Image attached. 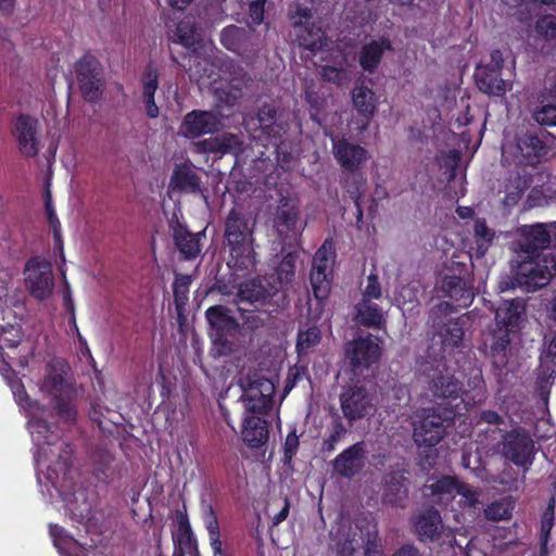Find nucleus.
<instances>
[{"mask_svg": "<svg viewBox=\"0 0 556 556\" xmlns=\"http://www.w3.org/2000/svg\"><path fill=\"white\" fill-rule=\"evenodd\" d=\"M556 224L534 223L518 228L511 274L528 291L544 288L556 275V253L549 250Z\"/></svg>", "mask_w": 556, "mask_h": 556, "instance_id": "obj_1", "label": "nucleus"}, {"mask_svg": "<svg viewBox=\"0 0 556 556\" xmlns=\"http://www.w3.org/2000/svg\"><path fill=\"white\" fill-rule=\"evenodd\" d=\"M255 222L237 207H232L224 222V239L229 248L227 265L235 271L249 274L256 268L254 251Z\"/></svg>", "mask_w": 556, "mask_h": 556, "instance_id": "obj_2", "label": "nucleus"}, {"mask_svg": "<svg viewBox=\"0 0 556 556\" xmlns=\"http://www.w3.org/2000/svg\"><path fill=\"white\" fill-rule=\"evenodd\" d=\"M31 426L38 437L43 441L39 443L37 455L38 465H47L48 479L54 483L60 477L65 479L72 467L74 447L71 443L59 438L50 439L52 431L50 424L45 419H34Z\"/></svg>", "mask_w": 556, "mask_h": 556, "instance_id": "obj_3", "label": "nucleus"}, {"mask_svg": "<svg viewBox=\"0 0 556 556\" xmlns=\"http://www.w3.org/2000/svg\"><path fill=\"white\" fill-rule=\"evenodd\" d=\"M459 412L453 407H432L417 413L413 420V440L418 447L437 446L446 435Z\"/></svg>", "mask_w": 556, "mask_h": 556, "instance_id": "obj_4", "label": "nucleus"}, {"mask_svg": "<svg viewBox=\"0 0 556 556\" xmlns=\"http://www.w3.org/2000/svg\"><path fill=\"white\" fill-rule=\"evenodd\" d=\"M288 18L291 25L290 36L299 47L313 54L327 47L328 38L311 8L301 3L291 4L288 10Z\"/></svg>", "mask_w": 556, "mask_h": 556, "instance_id": "obj_5", "label": "nucleus"}, {"mask_svg": "<svg viewBox=\"0 0 556 556\" xmlns=\"http://www.w3.org/2000/svg\"><path fill=\"white\" fill-rule=\"evenodd\" d=\"M422 372L433 397L440 400L438 406L453 407L458 412L459 405L466 401L463 397V383L448 371L443 357L424 364Z\"/></svg>", "mask_w": 556, "mask_h": 556, "instance_id": "obj_6", "label": "nucleus"}, {"mask_svg": "<svg viewBox=\"0 0 556 556\" xmlns=\"http://www.w3.org/2000/svg\"><path fill=\"white\" fill-rule=\"evenodd\" d=\"M239 302L271 314L287 305V295L276 285L258 278L248 279L238 286Z\"/></svg>", "mask_w": 556, "mask_h": 556, "instance_id": "obj_7", "label": "nucleus"}, {"mask_svg": "<svg viewBox=\"0 0 556 556\" xmlns=\"http://www.w3.org/2000/svg\"><path fill=\"white\" fill-rule=\"evenodd\" d=\"M205 319L208 325L207 334L219 355H228L232 352V342L239 332L240 324L232 315L229 307L217 304L205 311Z\"/></svg>", "mask_w": 556, "mask_h": 556, "instance_id": "obj_8", "label": "nucleus"}, {"mask_svg": "<svg viewBox=\"0 0 556 556\" xmlns=\"http://www.w3.org/2000/svg\"><path fill=\"white\" fill-rule=\"evenodd\" d=\"M456 311L453 303L442 301L430 311L431 327L434 338H438L442 350L458 348L464 339V323L460 317L451 315Z\"/></svg>", "mask_w": 556, "mask_h": 556, "instance_id": "obj_9", "label": "nucleus"}, {"mask_svg": "<svg viewBox=\"0 0 556 556\" xmlns=\"http://www.w3.org/2000/svg\"><path fill=\"white\" fill-rule=\"evenodd\" d=\"M336 250L332 239H326L313 256L309 281L318 304L328 299L332 280Z\"/></svg>", "mask_w": 556, "mask_h": 556, "instance_id": "obj_10", "label": "nucleus"}, {"mask_svg": "<svg viewBox=\"0 0 556 556\" xmlns=\"http://www.w3.org/2000/svg\"><path fill=\"white\" fill-rule=\"evenodd\" d=\"M503 457L528 471L532 466L535 455L534 441L529 432L521 428H514L502 435L500 442Z\"/></svg>", "mask_w": 556, "mask_h": 556, "instance_id": "obj_11", "label": "nucleus"}, {"mask_svg": "<svg viewBox=\"0 0 556 556\" xmlns=\"http://www.w3.org/2000/svg\"><path fill=\"white\" fill-rule=\"evenodd\" d=\"M382 349L379 339L372 334L358 337L348 342L344 349V358L353 375H362L381 357Z\"/></svg>", "mask_w": 556, "mask_h": 556, "instance_id": "obj_12", "label": "nucleus"}, {"mask_svg": "<svg viewBox=\"0 0 556 556\" xmlns=\"http://www.w3.org/2000/svg\"><path fill=\"white\" fill-rule=\"evenodd\" d=\"M515 336L495 324L483 333L482 351L490 358L496 376H502L506 369L508 364L507 351Z\"/></svg>", "mask_w": 556, "mask_h": 556, "instance_id": "obj_13", "label": "nucleus"}, {"mask_svg": "<svg viewBox=\"0 0 556 556\" xmlns=\"http://www.w3.org/2000/svg\"><path fill=\"white\" fill-rule=\"evenodd\" d=\"M489 64L478 66L475 73L476 84L480 91L490 96L502 97L508 89L507 80L502 77L504 58L501 50L491 52Z\"/></svg>", "mask_w": 556, "mask_h": 556, "instance_id": "obj_14", "label": "nucleus"}, {"mask_svg": "<svg viewBox=\"0 0 556 556\" xmlns=\"http://www.w3.org/2000/svg\"><path fill=\"white\" fill-rule=\"evenodd\" d=\"M76 78L84 99L94 102L101 97L102 66L99 60L87 53L75 65Z\"/></svg>", "mask_w": 556, "mask_h": 556, "instance_id": "obj_15", "label": "nucleus"}, {"mask_svg": "<svg viewBox=\"0 0 556 556\" xmlns=\"http://www.w3.org/2000/svg\"><path fill=\"white\" fill-rule=\"evenodd\" d=\"M262 136L268 140L286 137L290 128V113L275 103H263L256 113Z\"/></svg>", "mask_w": 556, "mask_h": 556, "instance_id": "obj_16", "label": "nucleus"}, {"mask_svg": "<svg viewBox=\"0 0 556 556\" xmlns=\"http://www.w3.org/2000/svg\"><path fill=\"white\" fill-rule=\"evenodd\" d=\"M25 270L27 273L25 283L30 295L39 301L48 299L54 286L51 265L34 257L27 261Z\"/></svg>", "mask_w": 556, "mask_h": 556, "instance_id": "obj_17", "label": "nucleus"}, {"mask_svg": "<svg viewBox=\"0 0 556 556\" xmlns=\"http://www.w3.org/2000/svg\"><path fill=\"white\" fill-rule=\"evenodd\" d=\"M340 405L344 418L351 422L359 420L375 410L367 389L362 386L344 388L340 395Z\"/></svg>", "mask_w": 556, "mask_h": 556, "instance_id": "obj_18", "label": "nucleus"}, {"mask_svg": "<svg viewBox=\"0 0 556 556\" xmlns=\"http://www.w3.org/2000/svg\"><path fill=\"white\" fill-rule=\"evenodd\" d=\"M466 264H458V274H446L441 281V291L444 296L455 303V307H468L473 300V291L469 281Z\"/></svg>", "mask_w": 556, "mask_h": 556, "instance_id": "obj_19", "label": "nucleus"}, {"mask_svg": "<svg viewBox=\"0 0 556 556\" xmlns=\"http://www.w3.org/2000/svg\"><path fill=\"white\" fill-rule=\"evenodd\" d=\"M220 125V118L216 113L205 110H192L184 116L180 132L188 139H195L203 135L217 132Z\"/></svg>", "mask_w": 556, "mask_h": 556, "instance_id": "obj_20", "label": "nucleus"}, {"mask_svg": "<svg viewBox=\"0 0 556 556\" xmlns=\"http://www.w3.org/2000/svg\"><path fill=\"white\" fill-rule=\"evenodd\" d=\"M38 119L21 114L15 118L12 135L17 142L20 152L27 157H34L39 153Z\"/></svg>", "mask_w": 556, "mask_h": 556, "instance_id": "obj_21", "label": "nucleus"}, {"mask_svg": "<svg viewBox=\"0 0 556 556\" xmlns=\"http://www.w3.org/2000/svg\"><path fill=\"white\" fill-rule=\"evenodd\" d=\"M275 387L268 379H258L250 383L241 399L250 413L267 415L274 405Z\"/></svg>", "mask_w": 556, "mask_h": 556, "instance_id": "obj_22", "label": "nucleus"}, {"mask_svg": "<svg viewBox=\"0 0 556 556\" xmlns=\"http://www.w3.org/2000/svg\"><path fill=\"white\" fill-rule=\"evenodd\" d=\"M410 523L413 533L420 543H433L441 538L443 521L440 511L433 506L416 514Z\"/></svg>", "mask_w": 556, "mask_h": 556, "instance_id": "obj_23", "label": "nucleus"}, {"mask_svg": "<svg viewBox=\"0 0 556 556\" xmlns=\"http://www.w3.org/2000/svg\"><path fill=\"white\" fill-rule=\"evenodd\" d=\"M332 153L342 170H359L369 159L367 149L345 138L332 139Z\"/></svg>", "mask_w": 556, "mask_h": 556, "instance_id": "obj_24", "label": "nucleus"}, {"mask_svg": "<svg viewBox=\"0 0 556 556\" xmlns=\"http://www.w3.org/2000/svg\"><path fill=\"white\" fill-rule=\"evenodd\" d=\"M526 318L527 308L522 299L503 300L495 309L494 324L517 336Z\"/></svg>", "mask_w": 556, "mask_h": 556, "instance_id": "obj_25", "label": "nucleus"}, {"mask_svg": "<svg viewBox=\"0 0 556 556\" xmlns=\"http://www.w3.org/2000/svg\"><path fill=\"white\" fill-rule=\"evenodd\" d=\"M432 495L439 497V501H452L456 495L464 496L470 505L478 502V493L473 491L467 483L459 481L453 476H442L434 482L426 485Z\"/></svg>", "mask_w": 556, "mask_h": 556, "instance_id": "obj_26", "label": "nucleus"}, {"mask_svg": "<svg viewBox=\"0 0 556 556\" xmlns=\"http://www.w3.org/2000/svg\"><path fill=\"white\" fill-rule=\"evenodd\" d=\"M366 454V445L363 441L354 443L332 460L333 471L340 477L353 478L365 466Z\"/></svg>", "mask_w": 556, "mask_h": 556, "instance_id": "obj_27", "label": "nucleus"}, {"mask_svg": "<svg viewBox=\"0 0 556 556\" xmlns=\"http://www.w3.org/2000/svg\"><path fill=\"white\" fill-rule=\"evenodd\" d=\"M516 141L519 163L525 166L538 165L547 154L546 143L535 131L527 130L518 135Z\"/></svg>", "mask_w": 556, "mask_h": 556, "instance_id": "obj_28", "label": "nucleus"}, {"mask_svg": "<svg viewBox=\"0 0 556 556\" xmlns=\"http://www.w3.org/2000/svg\"><path fill=\"white\" fill-rule=\"evenodd\" d=\"M66 365L63 361L55 359L48 364L46 375L42 379L40 389L52 397L63 393H73L74 384L66 379Z\"/></svg>", "mask_w": 556, "mask_h": 556, "instance_id": "obj_29", "label": "nucleus"}, {"mask_svg": "<svg viewBox=\"0 0 556 556\" xmlns=\"http://www.w3.org/2000/svg\"><path fill=\"white\" fill-rule=\"evenodd\" d=\"M23 339V330L20 325H11L0 327V372L4 378H9L14 374L10 359L12 358L4 352V348L16 349Z\"/></svg>", "mask_w": 556, "mask_h": 556, "instance_id": "obj_30", "label": "nucleus"}, {"mask_svg": "<svg viewBox=\"0 0 556 556\" xmlns=\"http://www.w3.org/2000/svg\"><path fill=\"white\" fill-rule=\"evenodd\" d=\"M393 47L389 38L380 37L377 40H371L365 43L359 52V66L368 73H374L384 54L386 51H392Z\"/></svg>", "mask_w": 556, "mask_h": 556, "instance_id": "obj_31", "label": "nucleus"}, {"mask_svg": "<svg viewBox=\"0 0 556 556\" xmlns=\"http://www.w3.org/2000/svg\"><path fill=\"white\" fill-rule=\"evenodd\" d=\"M173 239L180 256L191 261L201 253V233H192L186 226L177 224L173 231Z\"/></svg>", "mask_w": 556, "mask_h": 556, "instance_id": "obj_32", "label": "nucleus"}, {"mask_svg": "<svg viewBox=\"0 0 556 556\" xmlns=\"http://www.w3.org/2000/svg\"><path fill=\"white\" fill-rule=\"evenodd\" d=\"M269 437L268 422L257 416H249L243 421L242 439L251 448H260Z\"/></svg>", "mask_w": 556, "mask_h": 556, "instance_id": "obj_33", "label": "nucleus"}, {"mask_svg": "<svg viewBox=\"0 0 556 556\" xmlns=\"http://www.w3.org/2000/svg\"><path fill=\"white\" fill-rule=\"evenodd\" d=\"M351 94L353 106L358 115L369 121L375 115L379 103L374 90L361 83L354 86Z\"/></svg>", "mask_w": 556, "mask_h": 556, "instance_id": "obj_34", "label": "nucleus"}, {"mask_svg": "<svg viewBox=\"0 0 556 556\" xmlns=\"http://www.w3.org/2000/svg\"><path fill=\"white\" fill-rule=\"evenodd\" d=\"M406 481L407 480L403 471L394 470L389 472L384 477V502L394 506H400L408 493Z\"/></svg>", "mask_w": 556, "mask_h": 556, "instance_id": "obj_35", "label": "nucleus"}, {"mask_svg": "<svg viewBox=\"0 0 556 556\" xmlns=\"http://www.w3.org/2000/svg\"><path fill=\"white\" fill-rule=\"evenodd\" d=\"M251 34L245 28L229 25L220 33V43L229 51L241 54L247 50Z\"/></svg>", "mask_w": 556, "mask_h": 556, "instance_id": "obj_36", "label": "nucleus"}, {"mask_svg": "<svg viewBox=\"0 0 556 556\" xmlns=\"http://www.w3.org/2000/svg\"><path fill=\"white\" fill-rule=\"evenodd\" d=\"M356 320L367 328L380 329L386 325L382 308L371 301H361L355 305Z\"/></svg>", "mask_w": 556, "mask_h": 556, "instance_id": "obj_37", "label": "nucleus"}, {"mask_svg": "<svg viewBox=\"0 0 556 556\" xmlns=\"http://www.w3.org/2000/svg\"><path fill=\"white\" fill-rule=\"evenodd\" d=\"M52 408L59 419L67 425H74L78 410L76 405V390L73 393H63L51 399Z\"/></svg>", "mask_w": 556, "mask_h": 556, "instance_id": "obj_38", "label": "nucleus"}, {"mask_svg": "<svg viewBox=\"0 0 556 556\" xmlns=\"http://www.w3.org/2000/svg\"><path fill=\"white\" fill-rule=\"evenodd\" d=\"M170 185L179 191L197 192L200 190V177L187 164L176 165L170 177Z\"/></svg>", "mask_w": 556, "mask_h": 556, "instance_id": "obj_39", "label": "nucleus"}, {"mask_svg": "<svg viewBox=\"0 0 556 556\" xmlns=\"http://www.w3.org/2000/svg\"><path fill=\"white\" fill-rule=\"evenodd\" d=\"M172 41L181 45L191 52H197L201 48L202 40L194 24L189 21H181L177 24Z\"/></svg>", "mask_w": 556, "mask_h": 556, "instance_id": "obj_40", "label": "nucleus"}, {"mask_svg": "<svg viewBox=\"0 0 556 556\" xmlns=\"http://www.w3.org/2000/svg\"><path fill=\"white\" fill-rule=\"evenodd\" d=\"M555 505L556 500L552 496L544 509L541 521H540V556H548L549 548L548 543L551 540V533L555 525Z\"/></svg>", "mask_w": 556, "mask_h": 556, "instance_id": "obj_41", "label": "nucleus"}, {"mask_svg": "<svg viewBox=\"0 0 556 556\" xmlns=\"http://www.w3.org/2000/svg\"><path fill=\"white\" fill-rule=\"evenodd\" d=\"M467 386L469 390L465 391L463 389V397L466 400L463 403L465 405H470L471 403H480L484 400L485 382L482 376L481 368L473 367L470 369Z\"/></svg>", "mask_w": 556, "mask_h": 556, "instance_id": "obj_42", "label": "nucleus"}, {"mask_svg": "<svg viewBox=\"0 0 556 556\" xmlns=\"http://www.w3.org/2000/svg\"><path fill=\"white\" fill-rule=\"evenodd\" d=\"M342 189L349 194L353 202L361 201L365 193L366 178L359 170H343L340 179Z\"/></svg>", "mask_w": 556, "mask_h": 556, "instance_id": "obj_43", "label": "nucleus"}, {"mask_svg": "<svg viewBox=\"0 0 556 556\" xmlns=\"http://www.w3.org/2000/svg\"><path fill=\"white\" fill-rule=\"evenodd\" d=\"M236 141L233 135L224 134L214 138L199 140L193 143L194 151L198 153H222L225 154L232 149Z\"/></svg>", "mask_w": 556, "mask_h": 556, "instance_id": "obj_44", "label": "nucleus"}, {"mask_svg": "<svg viewBox=\"0 0 556 556\" xmlns=\"http://www.w3.org/2000/svg\"><path fill=\"white\" fill-rule=\"evenodd\" d=\"M473 239L476 243V255L483 257L495 239V231L490 228L484 218H477L473 224Z\"/></svg>", "mask_w": 556, "mask_h": 556, "instance_id": "obj_45", "label": "nucleus"}, {"mask_svg": "<svg viewBox=\"0 0 556 556\" xmlns=\"http://www.w3.org/2000/svg\"><path fill=\"white\" fill-rule=\"evenodd\" d=\"M178 521V531L177 535L174 536V543L178 544L176 548H182L186 553V549L190 552L199 551L197 539L193 535L191 526L189 523L188 516L186 514L180 513L177 516Z\"/></svg>", "mask_w": 556, "mask_h": 556, "instance_id": "obj_46", "label": "nucleus"}, {"mask_svg": "<svg viewBox=\"0 0 556 556\" xmlns=\"http://www.w3.org/2000/svg\"><path fill=\"white\" fill-rule=\"evenodd\" d=\"M191 277L189 275L177 274L173 283L174 303L178 315H181L189 300V288Z\"/></svg>", "mask_w": 556, "mask_h": 556, "instance_id": "obj_47", "label": "nucleus"}, {"mask_svg": "<svg viewBox=\"0 0 556 556\" xmlns=\"http://www.w3.org/2000/svg\"><path fill=\"white\" fill-rule=\"evenodd\" d=\"M514 508L515 504L513 501L501 498L486 506L484 517L492 521L507 520L511 517Z\"/></svg>", "mask_w": 556, "mask_h": 556, "instance_id": "obj_48", "label": "nucleus"}, {"mask_svg": "<svg viewBox=\"0 0 556 556\" xmlns=\"http://www.w3.org/2000/svg\"><path fill=\"white\" fill-rule=\"evenodd\" d=\"M299 254L295 251L288 252L277 266L276 273L280 283L291 282L295 276Z\"/></svg>", "mask_w": 556, "mask_h": 556, "instance_id": "obj_49", "label": "nucleus"}, {"mask_svg": "<svg viewBox=\"0 0 556 556\" xmlns=\"http://www.w3.org/2000/svg\"><path fill=\"white\" fill-rule=\"evenodd\" d=\"M346 433V429L340 420H336L332 424L330 433L327 438L323 440L321 443V452L326 454H331L338 444V442L342 439V437Z\"/></svg>", "mask_w": 556, "mask_h": 556, "instance_id": "obj_50", "label": "nucleus"}, {"mask_svg": "<svg viewBox=\"0 0 556 556\" xmlns=\"http://www.w3.org/2000/svg\"><path fill=\"white\" fill-rule=\"evenodd\" d=\"M299 220V211L294 206H282L277 212V224L288 231H295Z\"/></svg>", "mask_w": 556, "mask_h": 556, "instance_id": "obj_51", "label": "nucleus"}, {"mask_svg": "<svg viewBox=\"0 0 556 556\" xmlns=\"http://www.w3.org/2000/svg\"><path fill=\"white\" fill-rule=\"evenodd\" d=\"M320 340V331L317 327H311L304 331L300 330L296 338V350L299 353L315 346Z\"/></svg>", "mask_w": 556, "mask_h": 556, "instance_id": "obj_52", "label": "nucleus"}, {"mask_svg": "<svg viewBox=\"0 0 556 556\" xmlns=\"http://www.w3.org/2000/svg\"><path fill=\"white\" fill-rule=\"evenodd\" d=\"M527 188V179L519 173H514L509 175L508 181L505 186V192L509 199L517 200Z\"/></svg>", "mask_w": 556, "mask_h": 556, "instance_id": "obj_53", "label": "nucleus"}, {"mask_svg": "<svg viewBox=\"0 0 556 556\" xmlns=\"http://www.w3.org/2000/svg\"><path fill=\"white\" fill-rule=\"evenodd\" d=\"M275 146V153L277 163L281 168H286L293 160L290 144L286 141L285 137L279 140H269Z\"/></svg>", "mask_w": 556, "mask_h": 556, "instance_id": "obj_54", "label": "nucleus"}, {"mask_svg": "<svg viewBox=\"0 0 556 556\" xmlns=\"http://www.w3.org/2000/svg\"><path fill=\"white\" fill-rule=\"evenodd\" d=\"M535 31L544 38L556 39V16L547 14L538 18Z\"/></svg>", "mask_w": 556, "mask_h": 556, "instance_id": "obj_55", "label": "nucleus"}, {"mask_svg": "<svg viewBox=\"0 0 556 556\" xmlns=\"http://www.w3.org/2000/svg\"><path fill=\"white\" fill-rule=\"evenodd\" d=\"M382 296L381 285L378 275L370 273L367 277V283L362 292L361 301L379 300Z\"/></svg>", "mask_w": 556, "mask_h": 556, "instance_id": "obj_56", "label": "nucleus"}, {"mask_svg": "<svg viewBox=\"0 0 556 556\" xmlns=\"http://www.w3.org/2000/svg\"><path fill=\"white\" fill-rule=\"evenodd\" d=\"M142 94L155 93L159 88V74L156 68L149 63L142 74Z\"/></svg>", "mask_w": 556, "mask_h": 556, "instance_id": "obj_57", "label": "nucleus"}, {"mask_svg": "<svg viewBox=\"0 0 556 556\" xmlns=\"http://www.w3.org/2000/svg\"><path fill=\"white\" fill-rule=\"evenodd\" d=\"M535 121L540 125L556 126V105L545 104L534 111Z\"/></svg>", "mask_w": 556, "mask_h": 556, "instance_id": "obj_58", "label": "nucleus"}, {"mask_svg": "<svg viewBox=\"0 0 556 556\" xmlns=\"http://www.w3.org/2000/svg\"><path fill=\"white\" fill-rule=\"evenodd\" d=\"M300 442L295 429L290 431L283 443V463L290 464L296 455Z\"/></svg>", "mask_w": 556, "mask_h": 556, "instance_id": "obj_59", "label": "nucleus"}, {"mask_svg": "<svg viewBox=\"0 0 556 556\" xmlns=\"http://www.w3.org/2000/svg\"><path fill=\"white\" fill-rule=\"evenodd\" d=\"M49 533L53 539L54 545L59 548H61L63 545L70 542H76L73 536L66 533L63 527L55 523L49 525Z\"/></svg>", "mask_w": 556, "mask_h": 556, "instance_id": "obj_60", "label": "nucleus"}, {"mask_svg": "<svg viewBox=\"0 0 556 556\" xmlns=\"http://www.w3.org/2000/svg\"><path fill=\"white\" fill-rule=\"evenodd\" d=\"M320 74L324 80L333 83L338 86L341 85L345 78V72L343 68H339L331 65L323 66Z\"/></svg>", "mask_w": 556, "mask_h": 556, "instance_id": "obj_61", "label": "nucleus"}, {"mask_svg": "<svg viewBox=\"0 0 556 556\" xmlns=\"http://www.w3.org/2000/svg\"><path fill=\"white\" fill-rule=\"evenodd\" d=\"M63 305H64V308L66 309V312H68L71 314L70 324L75 328L78 339H79V342L86 343V341L80 336L77 324H76L75 305H74V301L72 299L70 291H67L63 294Z\"/></svg>", "mask_w": 556, "mask_h": 556, "instance_id": "obj_62", "label": "nucleus"}, {"mask_svg": "<svg viewBox=\"0 0 556 556\" xmlns=\"http://www.w3.org/2000/svg\"><path fill=\"white\" fill-rule=\"evenodd\" d=\"M266 0H250L249 13L251 20L260 25L264 20V5Z\"/></svg>", "mask_w": 556, "mask_h": 556, "instance_id": "obj_63", "label": "nucleus"}, {"mask_svg": "<svg viewBox=\"0 0 556 556\" xmlns=\"http://www.w3.org/2000/svg\"><path fill=\"white\" fill-rule=\"evenodd\" d=\"M154 96L155 93L142 94V102L144 104L146 114L149 118H156L160 114Z\"/></svg>", "mask_w": 556, "mask_h": 556, "instance_id": "obj_64", "label": "nucleus"}]
</instances>
